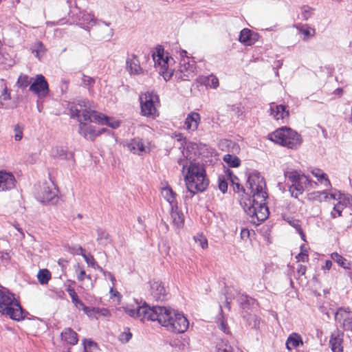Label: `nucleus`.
Listing matches in <instances>:
<instances>
[{
  "mask_svg": "<svg viewBox=\"0 0 352 352\" xmlns=\"http://www.w3.org/2000/svg\"><path fill=\"white\" fill-rule=\"evenodd\" d=\"M250 186L251 197L241 201L245 212L252 219L251 221H263L269 216L268 208L266 206L267 194L264 178L259 173H251L248 179Z\"/></svg>",
  "mask_w": 352,
  "mask_h": 352,
  "instance_id": "1",
  "label": "nucleus"
},
{
  "mask_svg": "<svg viewBox=\"0 0 352 352\" xmlns=\"http://www.w3.org/2000/svg\"><path fill=\"white\" fill-rule=\"evenodd\" d=\"M151 321H157L168 331L182 333L188 328L189 322L184 315L169 307L154 306Z\"/></svg>",
  "mask_w": 352,
  "mask_h": 352,
  "instance_id": "2",
  "label": "nucleus"
},
{
  "mask_svg": "<svg viewBox=\"0 0 352 352\" xmlns=\"http://www.w3.org/2000/svg\"><path fill=\"white\" fill-rule=\"evenodd\" d=\"M185 182L188 190L193 195L205 190L208 180L203 166L199 163H191L185 176Z\"/></svg>",
  "mask_w": 352,
  "mask_h": 352,
  "instance_id": "3",
  "label": "nucleus"
},
{
  "mask_svg": "<svg viewBox=\"0 0 352 352\" xmlns=\"http://www.w3.org/2000/svg\"><path fill=\"white\" fill-rule=\"evenodd\" d=\"M284 175L291 183L289 191L292 197L297 199L304 191L309 190L312 187V181L305 174L294 169H287Z\"/></svg>",
  "mask_w": 352,
  "mask_h": 352,
  "instance_id": "4",
  "label": "nucleus"
},
{
  "mask_svg": "<svg viewBox=\"0 0 352 352\" xmlns=\"http://www.w3.org/2000/svg\"><path fill=\"white\" fill-rule=\"evenodd\" d=\"M0 314L8 316L14 320L24 318L23 311L14 296L7 291L0 289Z\"/></svg>",
  "mask_w": 352,
  "mask_h": 352,
  "instance_id": "5",
  "label": "nucleus"
},
{
  "mask_svg": "<svg viewBox=\"0 0 352 352\" xmlns=\"http://www.w3.org/2000/svg\"><path fill=\"white\" fill-rule=\"evenodd\" d=\"M269 139L276 144L291 149L298 148L301 143L300 135L295 131L283 126L269 135Z\"/></svg>",
  "mask_w": 352,
  "mask_h": 352,
  "instance_id": "6",
  "label": "nucleus"
},
{
  "mask_svg": "<svg viewBox=\"0 0 352 352\" xmlns=\"http://www.w3.org/2000/svg\"><path fill=\"white\" fill-rule=\"evenodd\" d=\"M141 114L147 118H155L159 116L157 110L160 106V99L157 94L153 91H146L140 95Z\"/></svg>",
  "mask_w": 352,
  "mask_h": 352,
  "instance_id": "7",
  "label": "nucleus"
},
{
  "mask_svg": "<svg viewBox=\"0 0 352 352\" xmlns=\"http://www.w3.org/2000/svg\"><path fill=\"white\" fill-rule=\"evenodd\" d=\"M71 116L76 118L80 122L82 120L90 122L94 118L97 111L94 109L93 104L87 100H80L76 102H72L69 107Z\"/></svg>",
  "mask_w": 352,
  "mask_h": 352,
  "instance_id": "8",
  "label": "nucleus"
},
{
  "mask_svg": "<svg viewBox=\"0 0 352 352\" xmlns=\"http://www.w3.org/2000/svg\"><path fill=\"white\" fill-rule=\"evenodd\" d=\"M153 58L159 74L166 81L168 80L173 74V70L169 68V65L173 62V58L168 56V53H166L161 47L156 49V52L153 54Z\"/></svg>",
  "mask_w": 352,
  "mask_h": 352,
  "instance_id": "9",
  "label": "nucleus"
},
{
  "mask_svg": "<svg viewBox=\"0 0 352 352\" xmlns=\"http://www.w3.org/2000/svg\"><path fill=\"white\" fill-rule=\"evenodd\" d=\"M123 309L129 316L140 319L141 321H151L153 319V307H149L146 303L141 305L135 300L133 303L126 305Z\"/></svg>",
  "mask_w": 352,
  "mask_h": 352,
  "instance_id": "10",
  "label": "nucleus"
},
{
  "mask_svg": "<svg viewBox=\"0 0 352 352\" xmlns=\"http://www.w3.org/2000/svg\"><path fill=\"white\" fill-rule=\"evenodd\" d=\"M37 199L43 203H54L57 200V189L53 183H45L36 195Z\"/></svg>",
  "mask_w": 352,
  "mask_h": 352,
  "instance_id": "11",
  "label": "nucleus"
},
{
  "mask_svg": "<svg viewBox=\"0 0 352 352\" xmlns=\"http://www.w3.org/2000/svg\"><path fill=\"white\" fill-rule=\"evenodd\" d=\"M126 147L129 151L134 154L142 155L149 153L153 147L151 142L148 140H142L135 138L131 140L127 144Z\"/></svg>",
  "mask_w": 352,
  "mask_h": 352,
  "instance_id": "12",
  "label": "nucleus"
},
{
  "mask_svg": "<svg viewBox=\"0 0 352 352\" xmlns=\"http://www.w3.org/2000/svg\"><path fill=\"white\" fill-rule=\"evenodd\" d=\"M196 64L189 58H182L178 69V78L182 80H189L195 75Z\"/></svg>",
  "mask_w": 352,
  "mask_h": 352,
  "instance_id": "13",
  "label": "nucleus"
},
{
  "mask_svg": "<svg viewBox=\"0 0 352 352\" xmlns=\"http://www.w3.org/2000/svg\"><path fill=\"white\" fill-rule=\"evenodd\" d=\"M198 146L196 144L188 142L186 144V147L184 148L182 152V155L185 159L180 158L178 160V164L182 166V168L184 169L189 163V165L191 163H195L194 161L196 159V157L198 155Z\"/></svg>",
  "mask_w": 352,
  "mask_h": 352,
  "instance_id": "14",
  "label": "nucleus"
},
{
  "mask_svg": "<svg viewBox=\"0 0 352 352\" xmlns=\"http://www.w3.org/2000/svg\"><path fill=\"white\" fill-rule=\"evenodd\" d=\"M335 320L344 330L352 329V311L349 308L340 307L335 313Z\"/></svg>",
  "mask_w": 352,
  "mask_h": 352,
  "instance_id": "15",
  "label": "nucleus"
},
{
  "mask_svg": "<svg viewBox=\"0 0 352 352\" xmlns=\"http://www.w3.org/2000/svg\"><path fill=\"white\" fill-rule=\"evenodd\" d=\"M94 36L98 40L109 41L113 35V30L110 27V23L98 20L95 24Z\"/></svg>",
  "mask_w": 352,
  "mask_h": 352,
  "instance_id": "16",
  "label": "nucleus"
},
{
  "mask_svg": "<svg viewBox=\"0 0 352 352\" xmlns=\"http://www.w3.org/2000/svg\"><path fill=\"white\" fill-rule=\"evenodd\" d=\"M30 90L38 97H45L48 94V83L42 74L36 76L34 82L30 85Z\"/></svg>",
  "mask_w": 352,
  "mask_h": 352,
  "instance_id": "17",
  "label": "nucleus"
},
{
  "mask_svg": "<svg viewBox=\"0 0 352 352\" xmlns=\"http://www.w3.org/2000/svg\"><path fill=\"white\" fill-rule=\"evenodd\" d=\"M16 183L15 177L11 172L0 169V192L12 190L15 188Z\"/></svg>",
  "mask_w": 352,
  "mask_h": 352,
  "instance_id": "18",
  "label": "nucleus"
},
{
  "mask_svg": "<svg viewBox=\"0 0 352 352\" xmlns=\"http://www.w3.org/2000/svg\"><path fill=\"white\" fill-rule=\"evenodd\" d=\"M77 18V25L87 31H90L98 21L93 14L86 11L79 12Z\"/></svg>",
  "mask_w": 352,
  "mask_h": 352,
  "instance_id": "19",
  "label": "nucleus"
},
{
  "mask_svg": "<svg viewBox=\"0 0 352 352\" xmlns=\"http://www.w3.org/2000/svg\"><path fill=\"white\" fill-rule=\"evenodd\" d=\"M104 131V128L96 129L92 125H88L82 122L79 124V133L87 140H94L98 135Z\"/></svg>",
  "mask_w": 352,
  "mask_h": 352,
  "instance_id": "20",
  "label": "nucleus"
},
{
  "mask_svg": "<svg viewBox=\"0 0 352 352\" xmlns=\"http://www.w3.org/2000/svg\"><path fill=\"white\" fill-rule=\"evenodd\" d=\"M151 295L156 300H164L167 295L164 284L159 280H153L151 283Z\"/></svg>",
  "mask_w": 352,
  "mask_h": 352,
  "instance_id": "21",
  "label": "nucleus"
},
{
  "mask_svg": "<svg viewBox=\"0 0 352 352\" xmlns=\"http://www.w3.org/2000/svg\"><path fill=\"white\" fill-rule=\"evenodd\" d=\"M330 197L331 199L338 200L336 204L343 208L351 205L352 197L349 194H343L336 189L330 190Z\"/></svg>",
  "mask_w": 352,
  "mask_h": 352,
  "instance_id": "22",
  "label": "nucleus"
},
{
  "mask_svg": "<svg viewBox=\"0 0 352 352\" xmlns=\"http://www.w3.org/2000/svg\"><path fill=\"white\" fill-rule=\"evenodd\" d=\"M344 333L338 329L335 330L329 340V344L333 352H343Z\"/></svg>",
  "mask_w": 352,
  "mask_h": 352,
  "instance_id": "23",
  "label": "nucleus"
},
{
  "mask_svg": "<svg viewBox=\"0 0 352 352\" xmlns=\"http://www.w3.org/2000/svg\"><path fill=\"white\" fill-rule=\"evenodd\" d=\"M258 39V34L248 28L243 29L239 35V41L247 46L252 45Z\"/></svg>",
  "mask_w": 352,
  "mask_h": 352,
  "instance_id": "24",
  "label": "nucleus"
},
{
  "mask_svg": "<svg viewBox=\"0 0 352 352\" xmlns=\"http://www.w3.org/2000/svg\"><path fill=\"white\" fill-rule=\"evenodd\" d=\"M201 121L200 115L196 112H190L185 120L184 127L189 131H195L197 129Z\"/></svg>",
  "mask_w": 352,
  "mask_h": 352,
  "instance_id": "25",
  "label": "nucleus"
},
{
  "mask_svg": "<svg viewBox=\"0 0 352 352\" xmlns=\"http://www.w3.org/2000/svg\"><path fill=\"white\" fill-rule=\"evenodd\" d=\"M270 113L276 120H283L289 116V112L285 106L276 105L274 103L270 104Z\"/></svg>",
  "mask_w": 352,
  "mask_h": 352,
  "instance_id": "26",
  "label": "nucleus"
},
{
  "mask_svg": "<svg viewBox=\"0 0 352 352\" xmlns=\"http://www.w3.org/2000/svg\"><path fill=\"white\" fill-rule=\"evenodd\" d=\"M170 214L173 225L176 228H182L184 224V217L183 213L178 210V206L175 208H170Z\"/></svg>",
  "mask_w": 352,
  "mask_h": 352,
  "instance_id": "27",
  "label": "nucleus"
},
{
  "mask_svg": "<svg viewBox=\"0 0 352 352\" xmlns=\"http://www.w3.org/2000/svg\"><path fill=\"white\" fill-rule=\"evenodd\" d=\"M94 118H92V121L98 122L101 124H107L109 126L116 129L120 126V122L113 118H110L104 116L102 113L97 112L96 115H94Z\"/></svg>",
  "mask_w": 352,
  "mask_h": 352,
  "instance_id": "28",
  "label": "nucleus"
},
{
  "mask_svg": "<svg viewBox=\"0 0 352 352\" xmlns=\"http://www.w3.org/2000/svg\"><path fill=\"white\" fill-rule=\"evenodd\" d=\"M61 340L66 343L75 345L78 343V335L72 328H65L60 333Z\"/></svg>",
  "mask_w": 352,
  "mask_h": 352,
  "instance_id": "29",
  "label": "nucleus"
},
{
  "mask_svg": "<svg viewBox=\"0 0 352 352\" xmlns=\"http://www.w3.org/2000/svg\"><path fill=\"white\" fill-rule=\"evenodd\" d=\"M161 193L164 199L169 204L170 208H175L178 206L176 199L177 194L173 192L170 186L162 188Z\"/></svg>",
  "mask_w": 352,
  "mask_h": 352,
  "instance_id": "30",
  "label": "nucleus"
},
{
  "mask_svg": "<svg viewBox=\"0 0 352 352\" xmlns=\"http://www.w3.org/2000/svg\"><path fill=\"white\" fill-rule=\"evenodd\" d=\"M126 70L133 75H138L142 73V69L140 65V62L138 58L133 56L131 58H128L126 60Z\"/></svg>",
  "mask_w": 352,
  "mask_h": 352,
  "instance_id": "31",
  "label": "nucleus"
},
{
  "mask_svg": "<svg viewBox=\"0 0 352 352\" xmlns=\"http://www.w3.org/2000/svg\"><path fill=\"white\" fill-rule=\"evenodd\" d=\"M299 32L302 34V41H307L315 36L316 32V29L311 27L308 24H299L296 25Z\"/></svg>",
  "mask_w": 352,
  "mask_h": 352,
  "instance_id": "32",
  "label": "nucleus"
},
{
  "mask_svg": "<svg viewBox=\"0 0 352 352\" xmlns=\"http://www.w3.org/2000/svg\"><path fill=\"white\" fill-rule=\"evenodd\" d=\"M302 344L303 342L301 336L296 333H292L290 334L286 341V348L289 351H292L293 349H296Z\"/></svg>",
  "mask_w": 352,
  "mask_h": 352,
  "instance_id": "33",
  "label": "nucleus"
},
{
  "mask_svg": "<svg viewBox=\"0 0 352 352\" xmlns=\"http://www.w3.org/2000/svg\"><path fill=\"white\" fill-rule=\"evenodd\" d=\"M308 199L310 201H316L319 202L328 201L331 199L330 197V191L327 190L316 191L308 195Z\"/></svg>",
  "mask_w": 352,
  "mask_h": 352,
  "instance_id": "34",
  "label": "nucleus"
},
{
  "mask_svg": "<svg viewBox=\"0 0 352 352\" xmlns=\"http://www.w3.org/2000/svg\"><path fill=\"white\" fill-rule=\"evenodd\" d=\"M311 174L318 179V182H320L322 184H323L326 187L331 186V182L328 179L327 175L323 172L320 168H313L311 170Z\"/></svg>",
  "mask_w": 352,
  "mask_h": 352,
  "instance_id": "35",
  "label": "nucleus"
},
{
  "mask_svg": "<svg viewBox=\"0 0 352 352\" xmlns=\"http://www.w3.org/2000/svg\"><path fill=\"white\" fill-rule=\"evenodd\" d=\"M30 50L32 53L34 54L38 60H41L43 57L47 50L43 43L41 41H36L32 44Z\"/></svg>",
  "mask_w": 352,
  "mask_h": 352,
  "instance_id": "36",
  "label": "nucleus"
},
{
  "mask_svg": "<svg viewBox=\"0 0 352 352\" xmlns=\"http://www.w3.org/2000/svg\"><path fill=\"white\" fill-rule=\"evenodd\" d=\"M315 14V9L305 5L300 8V18L303 21H308L311 19Z\"/></svg>",
  "mask_w": 352,
  "mask_h": 352,
  "instance_id": "37",
  "label": "nucleus"
},
{
  "mask_svg": "<svg viewBox=\"0 0 352 352\" xmlns=\"http://www.w3.org/2000/svg\"><path fill=\"white\" fill-rule=\"evenodd\" d=\"M331 258L344 269H350L351 267L350 262L337 252L331 254Z\"/></svg>",
  "mask_w": 352,
  "mask_h": 352,
  "instance_id": "38",
  "label": "nucleus"
},
{
  "mask_svg": "<svg viewBox=\"0 0 352 352\" xmlns=\"http://www.w3.org/2000/svg\"><path fill=\"white\" fill-rule=\"evenodd\" d=\"M223 161L227 163L230 166L236 168L241 164V160L236 155L226 154L223 157Z\"/></svg>",
  "mask_w": 352,
  "mask_h": 352,
  "instance_id": "39",
  "label": "nucleus"
},
{
  "mask_svg": "<svg viewBox=\"0 0 352 352\" xmlns=\"http://www.w3.org/2000/svg\"><path fill=\"white\" fill-rule=\"evenodd\" d=\"M37 278L41 285L47 284L51 278V273L47 269L40 270L37 274Z\"/></svg>",
  "mask_w": 352,
  "mask_h": 352,
  "instance_id": "40",
  "label": "nucleus"
},
{
  "mask_svg": "<svg viewBox=\"0 0 352 352\" xmlns=\"http://www.w3.org/2000/svg\"><path fill=\"white\" fill-rule=\"evenodd\" d=\"M237 301L243 309H246L249 305H253L255 300L252 298L243 294L238 297Z\"/></svg>",
  "mask_w": 352,
  "mask_h": 352,
  "instance_id": "41",
  "label": "nucleus"
},
{
  "mask_svg": "<svg viewBox=\"0 0 352 352\" xmlns=\"http://www.w3.org/2000/svg\"><path fill=\"white\" fill-rule=\"evenodd\" d=\"M66 291L69 294L72 298V302L74 304L76 308L79 307L80 305H82V302L78 298V296L73 287L68 286L66 289Z\"/></svg>",
  "mask_w": 352,
  "mask_h": 352,
  "instance_id": "42",
  "label": "nucleus"
},
{
  "mask_svg": "<svg viewBox=\"0 0 352 352\" xmlns=\"http://www.w3.org/2000/svg\"><path fill=\"white\" fill-rule=\"evenodd\" d=\"M97 241L99 243L107 245L109 242V234L103 229H97Z\"/></svg>",
  "mask_w": 352,
  "mask_h": 352,
  "instance_id": "43",
  "label": "nucleus"
},
{
  "mask_svg": "<svg viewBox=\"0 0 352 352\" xmlns=\"http://www.w3.org/2000/svg\"><path fill=\"white\" fill-rule=\"evenodd\" d=\"M226 176L228 180H230L232 185H235L237 189V191H239L241 189L244 191L243 187H241L240 184L238 182L239 179L232 174V172L230 169H227L225 171Z\"/></svg>",
  "mask_w": 352,
  "mask_h": 352,
  "instance_id": "44",
  "label": "nucleus"
},
{
  "mask_svg": "<svg viewBox=\"0 0 352 352\" xmlns=\"http://www.w3.org/2000/svg\"><path fill=\"white\" fill-rule=\"evenodd\" d=\"M32 81V78L25 74H21L17 80V85L21 88H26Z\"/></svg>",
  "mask_w": 352,
  "mask_h": 352,
  "instance_id": "45",
  "label": "nucleus"
},
{
  "mask_svg": "<svg viewBox=\"0 0 352 352\" xmlns=\"http://www.w3.org/2000/svg\"><path fill=\"white\" fill-rule=\"evenodd\" d=\"M193 239L195 242L199 245L202 249L208 248V241L206 238L201 234L194 236Z\"/></svg>",
  "mask_w": 352,
  "mask_h": 352,
  "instance_id": "46",
  "label": "nucleus"
},
{
  "mask_svg": "<svg viewBox=\"0 0 352 352\" xmlns=\"http://www.w3.org/2000/svg\"><path fill=\"white\" fill-rule=\"evenodd\" d=\"M204 83L206 86L216 89L219 86V79L215 76L210 75L206 78Z\"/></svg>",
  "mask_w": 352,
  "mask_h": 352,
  "instance_id": "47",
  "label": "nucleus"
},
{
  "mask_svg": "<svg viewBox=\"0 0 352 352\" xmlns=\"http://www.w3.org/2000/svg\"><path fill=\"white\" fill-rule=\"evenodd\" d=\"M226 174L224 175H219L218 178L219 188L223 192L225 193L228 189V182Z\"/></svg>",
  "mask_w": 352,
  "mask_h": 352,
  "instance_id": "48",
  "label": "nucleus"
},
{
  "mask_svg": "<svg viewBox=\"0 0 352 352\" xmlns=\"http://www.w3.org/2000/svg\"><path fill=\"white\" fill-rule=\"evenodd\" d=\"M23 126L17 124L14 128V137L16 141H20L23 138Z\"/></svg>",
  "mask_w": 352,
  "mask_h": 352,
  "instance_id": "49",
  "label": "nucleus"
},
{
  "mask_svg": "<svg viewBox=\"0 0 352 352\" xmlns=\"http://www.w3.org/2000/svg\"><path fill=\"white\" fill-rule=\"evenodd\" d=\"M78 249L80 251L81 255L83 256V258H85V261L87 262V263L89 265H91L92 267H95V265L98 266V265H97L94 258L93 257V256H91V255H90V256L86 255L84 253L85 250L82 247H79Z\"/></svg>",
  "mask_w": 352,
  "mask_h": 352,
  "instance_id": "50",
  "label": "nucleus"
},
{
  "mask_svg": "<svg viewBox=\"0 0 352 352\" xmlns=\"http://www.w3.org/2000/svg\"><path fill=\"white\" fill-rule=\"evenodd\" d=\"M289 224L295 228L297 232L300 234L302 240L305 241V234H304L302 230L301 229L300 221L298 220H292L289 221Z\"/></svg>",
  "mask_w": 352,
  "mask_h": 352,
  "instance_id": "51",
  "label": "nucleus"
},
{
  "mask_svg": "<svg viewBox=\"0 0 352 352\" xmlns=\"http://www.w3.org/2000/svg\"><path fill=\"white\" fill-rule=\"evenodd\" d=\"M344 209V208L336 204L333 207V211L331 212V218L336 219L337 217H341Z\"/></svg>",
  "mask_w": 352,
  "mask_h": 352,
  "instance_id": "52",
  "label": "nucleus"
},
{
  "mask_svg": "<svg viewBox=\"0 0 352 352\" xmlns=\"http://www.w3.org/2000/svg\"><path fill=\"white\" fill-rule=\"evenodd\" d=\"M82 82L83 85L87 86V87H91L94 84L95 80L93 78H91L90 76L82 75Z\"/></svg>",
  "mask_w": 352,
  "mask_h": 352,
  "instance_id": "53",
  "label": "nucleus"
},
{
  "mask_svg": "<svg viewBox=\"0 0 352 352\" xmlns=\"http://www.w3.org/2000/svg\"><path fill=\"white\" fill-rule=\"evenodd\" d=\"M132 337V334L130 332H122L120 336L119 339L122 342H129Z\"/></svg>",
  "mask_w": 352,
  "mask_h": 352,
  "instance_id": "54",
  "label": "nucleus"
},
{
  "mask_svg": "<svg viewBox=\"0 0 352 352\" xmlns=\"http://www.w3.org/2000/svg\"><path fill=\"white\" fill-rule=\"evenodd\" d=\"M92 311L98 314H100L103 316H108L109 315V311L107 309H100V308H93Z\"/></svg>",
  "mask_w": 352,
  "mask_h": 352,
  "instance_id": "55",
  "label": "nucleus"
},
{
  "mask_svg": "<svg viewBox=\"0 0 352 352\" xmlns=\"http://www.w3.org/2000/svg\"><path fill=\"white\" fill-rule=\"evenodd\" d=\"M303 246H301L302 252L296 256V258L298 261L305 262L308 260V254L302 251Z\"/></svg>",
  "mask_w": 352,
  "mask_h": 352,
  "instance_id": "56",
  "label": "nucleus"
},
{
  "mask_svg": "<svg viewBox=\"0 0 352 352\" xmlns=\"http://www.w3.org/2000/svg\"><path fill=\"white\" fill-rule=\"evenodd\" d=\"M176 140L179 143L181 146H183L184 144H186V138L181 133L175 134Z\"/></svg>",
  "mask_w": 352,
  "mask_h": 352,
  "instance_id": "57",
  "label": "nucleus"
},
{
  "mask_svg": "<svg viewBox=\"0 0 352 352\" xmlns=\"http://www.w3.org/2000/svg\"><path fill=\"white\" fill-rule=\"evenodd\" d=\"M1 98L3 100H8L10 99V95L8 92V88L6 87L1 94Z\"/></svg>",
  "mask_w": 352,
  "mask_h": 352,
  "instance_id": "58",
  "label": "nucleus"
},
{
  "mask_svg": "<svg viewBox=\"0 0 352 352\" xmlns=\"http://www.w3.org/2000/svg\"><path fill=\"white\" fill-rule=\"evenodd\" d=\"M85 271L84 270H80L77 274V278L80 281H82L85 278Z\"/></svg>",
  "mask_w": 352,
  "mask_h": 352,
  "instance_id": "59",
  "label": "nucleus"
},
{
  "mask_svg": "<svg viewBox=\"0 0 352 352\" xmlns=\"http://www.w3.org/2000/svg\"><path fill=\"white\" fill-rule=\"evenodd\" d=\"M78 308L82 309L84 311V312L86 314H87L88 316L91 315L90 312L91 310L88 307L85 306L83 302H82V305H80L79 307H78Z\"/></svg>",
  "mask_w": 352,
  "mask_h": 352,
  "instance_id": "60",
  "label": "nucleus"
},
{
  "mask_svg": "<svg viewBox=\"0 0 352 352\" xmlns=\"http://www.w3.org/2000/svg\"><path fill=\"white\" fill-rule=\"evenodd\" d=\"M219 328L221 331H223L224 333H228L227 324L225 323L223 320H221L219 324Z\"/></svg>",
  "mask_w": 352,
  "mask_h": 352,
  "instance_id": "61",
  "label": "nucleus"
},
{
  "mask_svg": "<svg viewBox=\"0 0 352 352\" xmlns=\"http://www.w3.org/2000/svg\"><path fill=\"white\" fill-rule=\"evenodd\" d=\"M297 272L298 274L304 275L306 272V267L304 265H300L298 267Z\"/></svg>",
  "mask_w": 352,
  "mask_h": 352,
  "instance_id": "62",
  "label": "nucleus"
},
{
  "mask_svg": "<svg viewBox=\"0 0 352 352\" xmlns=\"http://www.w3.org/2000/svg\"><path fill=\"white\" fill-rule=\"evenodd\" d=\"M332 266V262L330 260H327L325 261V265L322 267V270H329Z\"/></svg>",
  "mask_w": 352,
  "mask_h": 352,
  "instance_id": "63",
  "label": "nucleus"
},
{
  "mask_svg": "<svg viewBox=\"0 0 352 352\" xmlns=\"http://www.w3.org/2000/svg\"><path fill=\"white\" fill-rule=\"evenodd\" d=\"M104 275L107 276L109 278L110 280L112 282L113 285H114L115 282H116V278L113 276V275L111 274L110 272H104Z\"/></svg>",
  "mask_w": 352,
  "mask_h": 352,
  "instance_id": "64",
  "label": "nucleus"
}]
</instances>
